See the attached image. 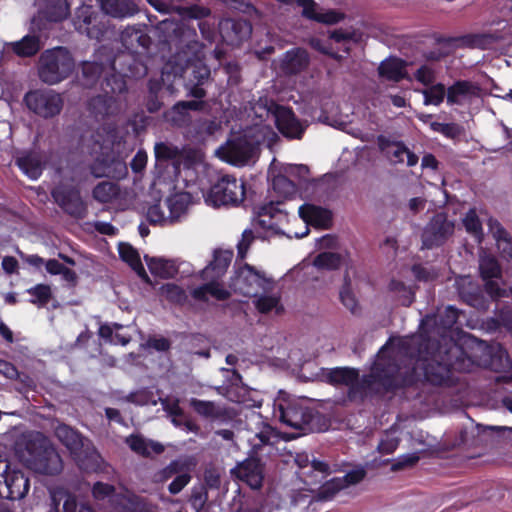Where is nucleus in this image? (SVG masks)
<instances>
[{
  "label": "nucleus",
  "mask_w": 512,
  "mask_h": 512,
  "mask_svg": "<svg viewBox=\"0 0 512 512\" xmlns=\"http://www.w3.org/2000/svg\"><path fill=\"white\" fill-rule=\"evenodd\" d=\"M444 344L425 340L422 335L392 339L377 354L371 373L361 380L358 370L350 367L322 369V381L333 386H346L350 397L391 389L415 380L440 385L449 378L461 348L443 336Z\"/></svg>",
  "instance_id": "obj_1"
},
{
  "label": "nucleus",
  "mask_w": 512,
  "mask_h": 512,
  "mask_svg": "<svg viewBox=\"0 0 512 512\" xmlns=\"http://www.w3.org/2000/svg\"><path fill=\"white\" fill-rule=\"evenodd\" d=\"M278 138L276 132L268 125L254 123L234 135L226 145L218 148L217 155L234 166L242 167L255 162L261 143H266L271 148Z\"/></svg>",
  "instance_id": "obj_2"
},
{
  "label": "nucleus",
  "mask_w": 512,
  "mask_h": 512,
  "mask_svg": "<svg viewBox=\"0 0 512 512\" xmlns=\"http://www.w3.org/2000/svg\"><path fill=\"white\" fill-rule=\"evenodd\" d=\"M19 456L31 470L55 475L62 470V460L51 442L41 433L31 434L20 449Z\"/></svg>",
  "instance_id": "obj_3"
},
{
  "label": "nucleus",
  "mask_w": 512,
  "mask_h": 512,
  "mask_svg": "<svg viewBox=\"0 0 512 512\" xmlns=\"http://www.w3.org/2000/svg\"><path fill=\"white\" fill-rule=\"evenodd\" d=\"M273 414L287 427L303 431L317 430L319 415L305 401L280 390L274 399Z\"/></svg>",
  "instance_id": "obj_4"
},
{
  "label": "nucleus",
  "mask_w": 512,
  "mask_h": 512,
  "mask_svg": "<svg viewBox=\"0 0 512 512\" xmlns=\"http://www.w3.org/2000/svg\"><path fill=\"white\" fill-rule=\"evenodd\" d=\"M251 110L256 119V123L262 124L263 121H273L281 134L287 138L300 139L305 127L295 117L293 111L287 107L280 106L267 99H259L253 104Z\"/></svg>",
  "instance_id": "obj_5"
},
{
  "label": "nucleus",
  "mask_w": 512,
  "mask_h": 512,
  "mask_svg": "<svg viewBox=\"0 0 512 512\" xmlns=\"http://www.w3.org/2000/svg\"><path fill=\"white\" fill-rule=\"evenodd\" d=\"M75 68V62L65 47L45 50L39 58L38 75L41 81L55 85L68 78Z\"/></svg>",
  "instance_id": "obj_6"
},
{
  "label": "nucleus",
  "mask_w": 512,
  "mask_h": 512,
  "mask_svg": "<svg viewBox=\"0 0 512 512\" xmlns=\"http://www.w3.org/2000/svg\"><path fill=\"white\" fill-rule=\"evenodd\" d=\"M244 197V183L231 175L222 176L204 195L205 203L213 207L237 205Z\"/></svg>",
  "instance_id": "obj_7"
},
{
  "label": "nucleus",
  "mask_w": 512,
  "mask_h": 512,
  "mask_svg": "<svg viewBox=\"0 0 512 512\" xmlns=\"http://www.w3.org/2000/svg\"><path fill=\"white\" fill-rule=\"evenodd\" d=\"M275 281L267 277L265 273L245 264L236 272L232 287L234 291L245 296H257L260 291L271 292L275 287Z\"/></svg>",
  "instance_id": "obj_8"
},
{
  "label": "nucleus",
  "mask_w": 512,
  "mask_h": 512,
  "mask_svg": "<svg viewBox=\"0 0 512 512\" xmlns=\"http://www.w3.org/2000/svg\"><path fill=\"white\" fill-rule=\"evenodd\" d=\"M28 109L42 118H52L58 115L63 108L61 94L54 90H33L24 97Z\"/></svg>",
  "instance_id": "obj_9"
},
{
  "label": "nucleus",
  "mask_w": 512,
  "mask_h": 512,
  "mask_svg": "<svg viewBox=\"0 0 512 512\" xmlns=\"http://www.w3.org/2000/svg\"><path fill=\"white\" fill-rule=\"evenodd\" d=\"M479 270L484 280L485 292L494 300L508 297L507 289L502 288L499 280L502 278V269L497 259L482 252L479 257Z\"/></svg>",
  "instance_id": "obj_10"
},
{
  "label": "nucleus",
  "mask_w": 512,
  "mask_h": 512,
  "mask_svg": "<svg viewBox=\"0 0 512 512\" xmlns=\"http://www.w3.org/2000/svg\"><path fill=\"white\" fill-rule=\"evenodd\" d=\"M454 227V222L450 221L446 214H436L423 232V245L432 248L443 244L454 233Z\"/></svg>",
  "instance_id": "obj_11"
},
{
  "label": "nucleus",
  "mask_w": 512,
  "mask_h": 512,
  "mask_svg": "<svg viewBox=\"0 0 512 512\" xmlns=\"http://www.w3.org/2000/svg\"><path fill=\"white\" fill-rule=\"evenodd\" d=\"M231 474L252 489H259L264 479V467L260 459L250 457L238 463L231 470Z\"/></svg>",
  "instance_id": "obj_12"
},
{
  "label": "nucleus",
  "mask_w": 512,
  "mask_h": 512,
  "mask_svg": "<svg viewBox=\"0 0 512 512\" xmlns=\"http://www.w3.org/2000/svg\"><path fill=\"white\" fill-rule=\"evenodd\" d=\"M52 196L68 214L78 218L85 215L86 207L77 189L60 185L53 189Z\"/></svg>",
  "instance_id": "obj_13"
},
{
  "label": "nucleus",
  "mask_w": 512,
  "mask_h": 512,
  "mask_svg": "<svg viewBox=\"0 0 512 512\" xmlns=\"http://www.w3.org/2000/svg\"><path fill=\"white\" fill-rule=\"evenodd\" d=\"M219 32L223 40L230 45H239L249 38L252 27L246 20L224 19L219 23Z\"/></svg>",
  "instance_id": "obj_14"
},
{
  "label": "nucleus",
  "mask_w": 512,
  "mask_h": 512,
  "mask_svg": "<svg viewBox=\"0 0 512 512\" xmlns=\"http://www.w3.org/2000/svg\"><path fill=\"white\" fill-rule=\"evenodd\" d=\"M379 149L394 164L403 163L404 157L407 158V166L412 167L418 163V156L410 151L404 143L393 142L383 136L378 137Z\"/></svg>",
  "instance_id": "obj_15"
},
{
  "label": "nucleus",
  "mask_w": 512,
  "mask_h": 512,
  "mask_svg": "<svg viewBox=\"0 0 512 512\" xmlns=\"http://www.w3.org/2000/svg\"><path fill=\"white\" fill-rule=\"evenodd\" d=\"M55 435L58 440L70 451L71 455L78 459L84 447L88 448V440L65 424H59L55 428Z\"/></svg>",
  "instance_id": "obj_16"
},
{
  "label": "nucleus",
  "mask_w": 512,
  "mask_h": 512,
  "mask_svg": "<svg viewBox=\"0 0 512 512\" xmlns=\"http://www.w3.org/2000/svg\"><path fill=\"white\" fill-rule=\"evenodd\" d=\"M298 6L302 7V15L308 19L324 24H336L344 15L335 10H321L314 0H295Z\"/></svg>",
  "instance_id": "obj_17"
},
{
  "label": "nucleus",
  "mask_w": 512,
  "mask_h": 512,
  "mask_svg": "<svg viewBox=\"0 0 512 512\" xmlns=\"http://www.w3.org/2000/svg\"><path fill=\"white\" fill-rule=\"evenodd\" d=\"M480 87L470 81L460 80L447 89V103L462 105L480 96Z\"/></svg>",
  "instance_id": "obj_18"
},
{
  "label": "nucleus",
  "mask_w": 512,
  "mask_h": 512,
  "mask_svg": "<svg viewBox=\"0 0 512 512\" xmlns=\"http://www.w3.org/2000/svg\"><path fill=\"white\" fill-rule=\"evenodd\" d=\"M7 488L6 497L11 500H20L29 491V480L25 475L16 469H10L2 479Z\"/></svg>",
  "instance_id": "obj_19"
},
{
  "label": "nucleus",
  "mask_w": 512,
  "mask_h": 512,
  "mask_svg": "<svg viewBox=\"0 0 512 512\" xmlns=\"http://www.w3.org/2000/svg\"><path fill=\"white\" fill-rule=\"evenodd\" d=\"M299 216L306 224L319 228H328L332 220L329 210L308 203L299 207Z\"/></svg>",
  "instance_id": "obj_20"
},
{
  "label": "nucleus",
  "mask_w": 512,
  "mask_h": 512,
  "mask_svg": "<svg viewBox=\"0 0 512 512\" xmlns=\"http://www.w3.org/2000/svg\"><path fill=\"white\" fill-rule=\"evenodd\" d=\"M101 10L113 18L131 17L137 13L138 8L130 0H97Z\"/></svg>",
  "instance_id": "obj_21"
},
{
  "label": "nucleus",
  "mask_w": 512,
  "mask_h": 512,
  "mask_svg": "<svg viewBox=\"0 0 512 512\" xmlns=\"http://www.w3.org/2000/svg\"><path fill=\"white\" fill-rule=\"evenodd\" d=\"M219 277L209 275L207 283L192 290L191 294L193 298L197 300L205 301L208 296L215 298L216 300H226L230 297V292L225 289L219 282Z\"/></svg>",
  "instance_id": "obj_22"
},
{
  "label": "nucleus",
  "mask_w": 512,
  "mask_h": 512,
  "mask_svg": "<svg viewBox=\"0 0 512 512\" xmlns=\"http://www.w3.org/2000/svg\"><path fill=\"white\" fill-rule=\"evenodd\" d=\"M191 203L192 197L188 192H177L167 198L166 207L169 214L168 220L171 221V224L186 215Z\"/></svg>",
  "instance_id": "obj_23"
},
{
  "label": "nucleus",
  "mask_w": 512,
  "mask_h": 512,
  "mask_svg": "<svg viewBox=\"0 0 512 512\" xmlns=\"http://www.w3.org/2000/svg\"><path fill=\"white\" fill-rule=\"evenodd\" d=\"M309 57L305 50L296 48L287 51L281 60V69L286 74H297L307 68Z\"/></svg>",
  "instance_id": "obj_24"
},
{
  "label": "nucleus",
  "mask_w": 512,
  "mask_h": 512,
  "mask_svg": "<svg viewBox=\"0 0 512 512\" xmlns=\"http://www.w3.org/2000/svg\"><path fill=\"white\" fill-rule=\"evenodd\" d=\"M125 442L133 452L143 457L161 454L164 451V446L161 443L146 439L141 435H130Z\"/></svg>",
  "instance_id": "obj_25"
},
{
  "label": "nucleus",
  "mask_w": 512,
  "mask_h": 512,
  "mask_svg": "<svg viewBox=\"0 0 512 512\" xmlns=\"http://www.w3.org/2000/svg\"><path fill=\"white\" fill-rule=\"evenodd\" d=\"M232 252L227 250H215L213 260L202 270L201 276L204 280L209 279V275L221 277L232 260Z\"/></svg>",
  "instance_id": "obj_26"
},
{
  "label": "nucleus",
  "mask_w": 512,
  "mask_h": 512,
  "mask_svg": "<svg viewBox=\"0 0 512 512\" xmlns=\"http://www.w3.org/2000/svg\"><path fill=\"white\" fill-rule=\"evenodd\" d=\"M487 225L489 232L492 234L496 241L497 248L501 256L505 259H512V241L508 233L494 218H489Z\"/></svg>",
  "instance_id": "obj_27"
},
{
  "label": "nucleus",
  "mask_w": 512,
  "mask_h": 512,
  "mask_svg": "<svg viewBox=\"0 0 512 512\" xmlns=\"http://www.w3.org/2000/svg\"><path fill=\"white\" fill-rule=\"evenodd\" d=\"M188 50L193 52L195 56V61L193 62L192 59H187L188 63L191 62L190 65L193 66V77L198 84H202L210 76V69L203 64V59L205 58L203 45L194 41L188 45Z\"/></svg>",
  "instance_id": "obj_28"
},
{
  "label": "nucleus",
  "mask_w": 512,
  "mask_h": 512,
  "mask_svg": "<svg viewBox=\"0 0 512 512\" xmlns=\"http://www.w3.org/2000/svg\"><path fill=\"white\" fill-rule=\"evenodd\" d=\"M120 258L126 262L144 281L150 279L141 263L138 251L128 243H120L118 247Z\"/></svg>",
  "instance_id": "obj_29"
},
{
  "label": "nucleus",
  "mask_w": 512,
  "mask_h": 512,
  "mask_svg": "<svg viewBox=\"0 0 512 512\" xmlns=\"http://www.w3.org/2000/svg\"><path fill=\"white\" fill-rule=\"evenodd\" d=\"M92 17V7L89 5H82L76 11L74 25L79 32L85 33L89 38H99L101 32L89 27L92 22Z\"/></svg>",
  "instance_id": "obj_30"
},
{
  "label": "nucleus",
  "mask_w": 512,
  "mask_h": 512,
  "mask_svg": "<svg viewBox=\"0 0 512 512\" xmlns=\"http://www.w3.org/2000/svg\"><path fill=\"white\" fill-rule=\"evenodd\" d=\"M11 50L19 57H31L42 47L39 36L26 35L21 40L9 44Z\"/></svg>",
  "instance_id": "obj_31"
},
{
  "label": "nucleus",
  "mask_w": 512,
  "mask_h": 512,
  "mask_svg": "<svg viewBox=\"0 0 512 512\" xmlns=\"http://www.w3.org/2000/svg\"><path fill=\"white\" fill-rule=\"evenodd\" d=\"M121 41L128 50H134L137 47L147 48L150 38L140 28L128 26L121 33Z\"/></svg>",
  "instance_id": "obj_32"
},
{
  "label": "nucleus",
  "mask_w": 512,
  "mask_h": 512,
  "mask_svg": "<svg viewBox=\"0 0 512 512\" xmlns=\"http://www.w3.org/2000/svg\"><path fill=\"white\" fill-rule=\"evenodd\" d=\"M92 174L97 177H121L126 173V165L119 159H113L110 163L97 161L91 167Z\"/></svg>",
  "instance_id": "obj_33"
},
{
  "label": "nucleus",
  "mask_w": 512,
  "mask_h": 512,
  "mask_svg": "<svg viewBox=\"0 0 512 512\" xmlns=\"http://www.w3.org/2000/svg\"><path fill=\"white\" fill-rule=\"evenodd\" d=\"M194 465L195 462L192 458L176 459L156 474V480L160 482L167 481L183 471H191Z\"/></svg>",
  "instance_id": "obj_34"
},
{
  "label": "nucleus",
  "mask_w": 512,
  "mask_h": 512,
  "mask_svg": "<svg viewBox=\"0 0 512 512\" xmlns=\"http://www.w3.org/2000/svg\"><path fill=\"white\" fill-rule=\"evenodd\" d=\"M150 272L161 278L174 277L178 269L175 262L164 258H148L145 257Z\"/></svg>",
  "instance_id": "obj_35"
},
{
  "label": "nucleus",
  "mask_w": 512,
  "mask_h": 512,
  "mask_svg": "<svg viewBox=\"0 0 512 512\" xmlns=\"http://www.w3.org/2000/svg\"><path fill=\"white\" fill-rule=\"evenodd\" d=\"M189 404L198 415L204 418L217 419L222 417L224 414L222 407L213 401L191 398L189 400Z\"/></svg>",
  "instance_id": "obj_36"
},
{
  "label": "nucleus",
  "mask_w": 512,
  "mask_h": 512,
  "mask_svg": "<svg viewBox=\"0 0 512 512\" xmlns=\"http://www.w3.org/2000/svg\"><path fill=\"white\" fill-rule=\"evenodd\" d=\"M51 496L56 507L63 500V512H93L88 505L81 504L78 506L75 497L63 490L53 491Z\"/></svg>",
  "instance_id": "obj_37"
},
{
  "label": "nucleus",
  "mask_w": 512,
  "mask_h": 512,
  "mask_svg": "<svg viewBox=\"0 0 512 512\" xmlns=\"http://www.w3.org/2000/svg\"><path fill=\"white\" fill-rule=\"evenodd\" d=\"M255 297L253 303L260 313L266 314L272 311L280 313L283 310L280 303V295L277 293L268 294V292H263V294Z\"/></svg>",
  "instance_id": "obj_38"
},
{
  "label": "nucleus",
  "mask_w": 512,
  "mask_h": 512,
  "mask_svg": "<svg viewBox=\"0 0 512 512\" xmlns=\"http://www.w3.org/2000/svg\"><path fill=\"white\" fill-rule=\"evenodd\" d=\"M379 74L387 80L398 82L405 76V67L399 59H388L383 61L379 68Z\"/></svg>",
  "instance_id": "obj_39"
},
{
  "label": "nucleus",
  "mask_w": 512,
  "mask_h": 512,
  "mask_svg": "<svg viewBox=\"0 0 512 512\" xmlns=\"http://www.w3.org/2000/svg\"><path fill=\"white\" fill-rule=\"evenodd\" d=\"M19 168L31 179H37L42 174V163L38 155L28 154L17 160Z\"/></svg>",
  "instance_id": "obj_40"
},
{
  "label": "nucleus",
  "mask_w": 512,
  "mask_h": 512,
  "mask_svg": "<svg viewBox=\"0 0 512 512\" xmlns=\"http://www.w3.org/2000/svg\"><path fill=\"white\" fill-rule=\"evenodd\" d=\"M511 360L509 358L508 353L503 350L502 348H499L492 356L490 361V367L492 370L496 372H506L507 375H504L501 377L504 381H511L512 380V372H510L511 369Z\"/></svg>",
  "instance_id": "obj_41"
},
{
  "label": "nucleus",
  "mask_w": 512,
  "mask_h": 512,
  "mask_svg": "<svg viewBox=\"0 0 512 512\" xmlns=\"http://www.w3.org/2000/svg\"><path fill=\"white\" fill-rule=\"evenodd\" d=\"M164 118L168 123L177 127L186 126L191 120L190 113L179 102L164 113Z\"/></svg>",
  "instance_id": "obj_42"
},
{
  "label": "nucleus",
  "mask_w": 512,
  "mask_h": 512,
  "mask_svg": "<svg viewBox=\"0 0 512 512\" xmlns=\"http://www.w3.org/2000/svg\"><path fill=\"white\" fill-rule=\"evenodd\" d=\"M277 212L278 211L272 202L268 205L259 207L257 211V217L254 220V224L264 229H274L276 223L273 219Z\"/></svg>",
  "instance_id": "obj_43"
},
{
  "label": "nucleus",
  "mask_w": 512,
  "mask_h": 512,
  "mask_svg": "<svg viewBox=\"0 0 512 512\" xmlns=\"http://www.w3.org/2000/svg\"><path fill=\"white\" fill-rule=\"evenodd\" d=\"M30 296V302L38 307H44L52 298L51 287L46 284H37L26 291Z\"/></svg>",
  "instance_id": "obj_44"
},
{
  "label": "nucleus",
  "mask_w": 512,
  "mask_h": 512,
  "mask_svg": "<svg viewBox=\"0 0 512 512\" xmlns=\"http://www.w3.org/2000/svg\"><path fill=\"white\" fill-rule=\"evenodd\" d=\"M421 93L424 96V105L439 106L447 95L445 86L441 83L430 85V87L423 89Z\"/></svg>",
  "instance_id": "obj_45"
},
{
  "label": "nucleus",
  "mask_w": 512,
  "mask_h": 512,
  "mask_svg": "<svg viewBox=\"0 0 512 512\" xmlns=\"http://www.w3.org/2000/svg\"><path fill=\"white\" fill-rule=\"evenodd\" d=\"M272 188L283 199L290 198L296 193L295 184L285 175L274 177Z\"/></svg>",
  "instance_id": "obj_46"
},
{
  "label": "nucleus",
  "mask_w": 512,
  "mask_h": 512,
  "mask_svg": "<svg viewBox=\"0 0 512 512\" xmlns=\"http://www.w3.org/2000/svg\"><path fill=\"white\" fill-rule=\"evenodd\" d=\"M118 187L111 182H101L93 190V197L101 202L108 203L118 195Z\"/></svg>",
  "instance_id": "obj_47"
},
{
  "label": "nucleus",
  "mask_w": 512,
  "mask_h": 512,
  "mask_svg": "<svg viewBox=\"0 0 512 512\" xmlns=\"http://www.w3.org/2000/svg\"><path fill=\"white\" fill-rule=\"evenodd\" d=\"M463 225L466 231L472 234L480 243L483 239L481 222L474 209L469 210L463 218Z\"/></svg>",
  "instance_id": "obj_48"
},
{
  "label": "nucleus",
  "mask_w": 512,
  "mask_h": 512,
  "mask_svg": "<svg viewBox=\"0 0 512 512\" xmlns=\"http://www.w3.org/2000/svg\"><path fill=\"white\" fill-rule=\"evenodd\" d=\"M46 270L51 275H61L62 278L69 283H74L76 281V274L71 269L65 267L62 263H60L56 259H50L45 262Z\"/></svg>",
  "instance_id": "obj_49"
},
{
  "label": "nucleus",
  "mask_w": 512,
  "mask_h": 512,
  "mask_svg": "<svg viewBox=\"0 0 512 512\" xmlns=\"http://www.w3.org/2000/svg\"><path fill=\"white\" fill-rule=\"evenodd\" d=\"M345 488V480L340 478H334L323 484L318 492L317 498L319 500H329L338 493L340 490Z\"/></svg>",
  "instance_id": "obj_50"
},
{
  "label": "nucleus",
  "mask_w": 512,
  "mask_h": 512,
  "mask_svg": "<svg viewBox=\"0 0 512 512\" xmlns=\"http://www.w3.org/2000/svg\"><path fill=\"white\" fill-rule=\"evenodd\" d=\"M389 290L399 298L402 305L408 306L413 301V293L402 281L392 279L389 283Z\"/></svg>",
  "instance_id": "obj_51"
},
{
  "label": "nucleus",
  "mask_w": 512,
  "mask_h": 512,
  "mask_svg": "<svg viewBox=\"0 0 512 512\" xmlns=\"http://www.w3.org/2000/svg\"><path fill=\"white\" fill-rule=\"evenodd\" d=\"M341 262L340 255L333 252L320 253L313 261L315 267L319 269H336Z\"/></svg>",
  "instance_id": "obj_52"
},
{
  "label": "nucleus",
  "mask_w": 512,
  "mask_h": 512,
  "mask_svg": "<svg viewBox=\"0 0 512 512\" xmlns=\"http://www.w3.org/2000/svg\"><path fill=\"white\" fill-rule=\"evenodd\" d=\"M459 295L469 304L474 305L476 300L473 292L476 290L475 285L469 277H461L455 282Z\"/></svg>",
  "instance_id": "obj_53"
},
{
  "label": "nucleus",
  "mask_w": 512,
  "mask_h": 512,
  "mask_svg": "<svg viewBox=\"0 0 512 512\" xmlns=\"http://www.w3.org/2000/svg\"><path fill=\"white\" fill-rule=\"evenodd\" d=\"M147 219L151 224H158L161 226L170 225L171 221L168 220L169 214H167L160 204H153L147 210Z\"/></svg>",
  "instance_id": "obj_54"
},
{
  "label": "nucleus",
  "mask_w": 512,
  "mask_h": 512,
  "mask_svg": "<svg viewBox=\"0 0 512 512\" xmlns=\"http://www.w3.org/2000/svg\"><path fill=\"white\" fill-rule=\"evenodd\" d=\"M295 462L300 468H306L310 465L313 471L320 472L323 475L328 472V465L326 463L315 459L310 460L306 453L297 454Z\"/></svg>",
  "instance_id": "obj_55"
},
{
  "label": "nucleus",
  "mask_w": 512,
  "mask_h": 512,
  "mask_svg": "<svg viewBox=\"0 0 512 512\" xmlns=\"http://www.w3.org/2000/svg\"><path fill=\"white\" fill-rule=\"evenodd\" d=\"M161 294L171 302L180 303L185 300V292L177 285L168 283L161 287Z\"/></svg>",
  "instance_id": "obj_56"
},
{
  "label": "nucleus",
  "mask_w": 512,
  "mask_h": 512,
  "mask_svg": "<svg viewBox=\"0 0 512 512\" xmlns=\"http://www.w3.org/2000/svg\"><path fill=\"white\" fill-rule=\"evenodd\" d=\"M468 42L471 47L487 49L497 42V37L492 34H478L471 36Z\"/></svg>",
  "instance_id": "obj_57"
},
{
  "label": "nucleus",
  "mask_w": 512,
  "mask_h": 512,
  "mask_svg": "<svg viewBox=\"0 0 512 512\" xmlns=\"http://www.w3.org/2000/svg\"><path fill=\"white\" fill-rule=\"evenodd\" d=\"M340 300L342 304L351 312L357 313L359 310L358 300L349 286H344L340 291Z\"/></svg>",
  "instance_id": "obj_58"
},
{
  "label": "nucleus",
  "mask_w": 512,
  "mask_h": 512,
  "mask_svg": "<svg viewBox=\"0 0 512 512\" xmlns=\"http://www.w3.org/2000/svg\"><path fill=\"white\" fill-rule=\"evenodd\" d=\"M399 445V439L393 433H387L379 442L377 449L381 454H392Z\"/></svg>",
  "instance_id": "obj_59"
},
{
  "label": "nucleus",
  "mask_w": 512,
  "mask_h": 512,
  "mask_svg": "<svg viewBox=\"0 0 512 512\" xmlns=\"http://www.w3.org/2000/svg\"><path fill=\"white\" fill-rule=\"evenodd\" d=\"M154 152L157 159L164 160L174 159L179 154V151L176 147L163 142L155 144Z\"/></svg>",
  "instance_id": "obj_60"
},
{
  "label": "nucleus",
  "mask_w": 512,
  "mask_h": 512,
  "mask_svg": "<svg viewBox=\"0 0 512 512\" xmlns=\"http://www.w3.org/2000/svg\"><path fill=\"white\" fill-rule=\"evenodd\" d=\"M191 480L190 471H183L175 476L169 484L168 490L171 494H178Z\"/></svg>",
  "instance_id": "obj_61"
},
{
  "label": "nucleus",
  "mask_w": 512,
  "mask_h": 512,
  "mask_svg": "<svg viewBox=\"0 0 512 512\" xmlns=\"http://www.w3.org/2000/svg\"><path fill=\"white\" fill-rule=\"evenodd\" d=\"M414 77L424 86H430L435 81V71L428 65H422L417 69Z\"/></svg>",
  "instance_id": "obj_62"
},
{
  "label": "nucleus",
  "mask_w": 512,
  "mask_h": 512,
  "mask_svg": "<svg viewBox=\"0 0 512 512\" xmlns=\"http://www.w3.org/2000/svg\"><path fill=\"white\" fill-rule=\"evenodd\" d=\"M114 487L110 484L97 482L94 484L92 492L93 496L97 500H104L110 498L114 493Z\"/></svg>",
  "instance_id": "obj_63"
},
{
  "label": "nucleus",
  "mask_w": 512,
  "mask_h": 512,
  "mask_svg": "<svg viewBox=\"0 0 512 512\" xmlns=\"http://www.w3.org/2000/svg\"><path fill=\"white\" fill-rule=\"evenodd\" d=\"M353 36L354 34L349 32V31H346V30H342V29H338V30H335L333 31L331 34H330V38L335 41L336 43H341L343 44V49L348 52L349 51V44L350 42L352 41L353 39Z\"/></svg>",
  "instance_id": "obj_64"
}]
</instances>
